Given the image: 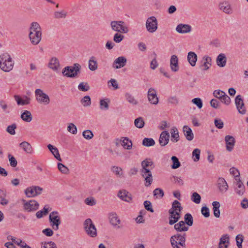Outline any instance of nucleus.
Wrapping results in <instances>:
<instances>
[{
    "label": "nucleus",
    "instance_id": "69168bd1",
    "mask_svg": "<svg viewBox=\"0 0 248 248\" xmlns=\"http://www.w3.org/2000/svg\"><path fill=\"white\" fill-rule=\"evenodd\" d=\"M8 158L9 161L10 162V165L13 167H15L16 166L17 162L14 156L12 155L11 154H9L8 155Z\"/></svg>",
    "mask_w": 248,
    "mask_h": 248
},
{
    "label": "nucleus",
    "instance_id": "e2e57ef3",
    "mask_svg": "<svg viewBox=\"0 0 248 248\" xmlns=\"http://www.w3.org/2000/svg\"><path fill=\"white\" fill-rule=\"evenodd\" d=\"M111 170L116 175H118L119 176H121L123 174L122 169L120 167L117 166H113L111 169Z\"/></svg>",
    "mask_w": 248,
    "mask_h": 248
},
{
    "label": "nucleus",
    "instance_id": "6e6552de",
    "mask_svg": "<svg viewBox=\"0 0 248 248\" xmlns=\"http://www.w3.org/2000/svg\"><path fill=\"white\" fill-rule=\"evenodd\" d=\"M43 189L39 186H33L27 187L25 190V193L27 197H34L40 195Z\"/></svg>",
    "mask_w": 248,
    "mask_h": 248
},
{
    "label": "nucleus",
    "instance_id": "a19ab883",
    "mask_svg": "<svg viewBox=\"0 0 248 248\" xmlns=\"http://www.w3.org/2000/svg\"><path fill=\"white\" fill-rule=\"evenodd\" d=\"M203 60L204 61V62L202 66H204V70H207L211 65L212 59L210 57L204 56L203 57Z\"/></svg>",
    "mask_w": 248,
    "mask_h": 248
},
{
    "label": "nucleus",
    "instance_id": "2f4dec72",
    "mask_svg": "<svg viewBox=\"0 0 248 248\" xmlns=\"http://www.w3.org/2000/svg\"><path fill=\"white\" fill-rule=\"evenodd\" d=\"M48 66L55 71L58 70L60 66L59 60L55 57L52 58L48 63Z\"/></svg>",
    "mask_w": 248,
    "mask_h": 248
},
{
    "label": "nucleus",
    "instance_id": "bf43d9fd",
    "mask_svg": "<svg viewBox=\"0 0 248 248\" xmlns=\"http://www.w3.org/2000/svg\"><path fill=\"white\" fill-rule=\"evenodd\" d=\"M67 130L73 134L77 133V128L76 126L73 123H70L67 126Z\"/></svg>",
    "mask_w": 248,
    "mask_h": 248
},
{
    "label": "nucleus",
    "instance_id": "4be33fe9",
    "mask_svg": "<svg viewBox=\"0 0 248 248\" xmlns=\"http://www.w3.org/2000/svg\"><path fill=\"white\" fill-rule=\"evenodd\" d=\"M170 66L171 70L173 72H176L179 70L178 59L176 55L171 56L170 60Z\"/></svg>",
    "mask_w": 248,
    "mask_h": 248
},
{
    "label": "nucleus",
    "instance_id": "9d476101",
    "mask_svg": "<svg viewBox=\"0 0 248 248\" xmlns=\"http://www.w3.org/2000/svg\"><path fill=\"white\" fill-rule=\"evenodd\" d=\"M24 209L27 212H33L37 210L39 207L38 202L35 200H30L26 202L23 200Z\"/></svg>",
    "mask_w": 248,
    "mask_h": 248
},
{
    "label": "nucleus",
    "instance_id": "c03bdc74",
    "mask_svg": "<svg viewBox=\"0 0 248 248\" xmlns=\"http://www.w3.org/2000/svg\"><path fill=\"white\" fill-rule=\"evenodd\" d=\"M142 144L146 147H150L155 145V141L152 138H145L143 140Z\"/></svg>",
    "mask_w": 248,
    "mask_h": 248
},
{
    "label": "nucleus",
    "instance_id": "6ab92c4d",
    "mask_svg": "<svg viewBox=\"0 0 248 248\" xmlns=\"http://www.w3.org/2000/svg\"><path fill=\"white\" fill-rule=\"evenodd\" d=\"M217 185L220 192L223 193L228 189V185L224 178L219 177L217 181Z\"/></svg>",
    "mask_w": 248,
    "mask_h": 248
},
{
    "label": "nucleus",
    "instance_id": "ddd939ff",
    "mask_svg": "<svg viewBox=\"0 0 248 248\" xmlns=\"http://www.w3.org/2000/svg\"><path fill=\"white\" fill-rule=\"evenodd\" d=\"M235 103L238 112L242 114H245L246 112V109L244 106V103L241 95H238L236 96Z\"/></svg>",
    "mask_w": 248,
    "mask_h": 248
},
{
    "label": "nucleus",
    "instance_id": "412c9836",
    "mask_svg": "<svg viewBox=\"0 0 248 248\" xmlns=\"http://www.w3.org/2000/svg\"><path fill=\"white\" fill-rule=\"evenodd\" d=\"M170 139V134L167 131H164L161 132L159 139V142L161 146L166 145Z\"/></svg>",
    "mask_w": 248,
    "mask_h": 248
},
{
    "label": "nucleus",
    "instance_id": "7c9ffc66",
    "mask_svg": "<svg viewBox=\"0 0 248 248\" xmlns=\"http://www.w3.org/2000/svg\"><path fill=\"white\" fill-rule=\"evenodd\" d=\"M19 146L27 154H31L33 152V148L31 145L27 141L22 142Z\"/></svg>",
    "mask_w": 248,
    "mask_h": 248
},
{
    "label": "nucleus",
    "instance_id": "a211bd4d",
    "mask_svg": "<svg viewBox=\"0 0 248 248\" xmlns=\"http://www.w3.org/2000/svg\"><path fill=\"white\" fill-rule=\"evenodd\" d=\"M118 196L122 200L130 202L132 201V195L127 190L125 189L120 190L118 193Z\"/></svg>",
    "mask_w": 248,
    "mask_h": 248
},
{
    "label": "nucleus",
    "instance_id": "bb28decb",
    "mask_svg": "<svg viewBox=\"0 0 248 248\" xmlns=\"http://www.w3.org/2000/svg\"><path fill=\"white\" fill-rule=\"evenodd\" d=\"M219 8L220 10L227 14H231L232 12L230 4L227 1L220 3Z\"/></svg>",
    "mask_w": 248,
    "mask_h": 248
},
{
    "label": "nucleus",
    "instance_id": "aec40b11",
    "mask_svg": "<svg viewBox=\"0 0 248 248\" xmlns=\"http://www.w3.org/2000/svg\"><path fill=\"white\" fill-rule=\"evenodd\" d=\"M14 97L18 105L24 106L30 103L31 98L26 95L21 97L18 95H15Z\"/></svg>",
    "mask_w": 248,
    "mask_h": 248
},
{
    "label": "nucleus",
    "instance_id": "72a5a7b5",
    "mask_svg": "<svg viewBox=\"0 0 248 248\" xmlns=\"http://www.w3.org/2000/svg\"><path fill=\"white\" fill-rule=\"evenodd\" d=\"M185 222L184 221H181L174 225V229L177 232H186L188 230V227L186 226Z\"/></svg>",
    "mask_w": 248,
    "mask_h": 248
},
{
    "label": "nucleus",
    "instance_id": "864d4df0",
    "mask_svg": "<svg viewBox=\"0 0 248 248\" xmlns=\"http://www.w3.org/2000/svg\"><path fill=\"white\" fill-rule=\"evenodd\" d=\"M58 168L62 173L68 174L69 173V170L68 168L61 163H58Z\"/></svg>",
    "mask_w": 248,
    "mask_h": 248
},
{
    "label": "nucleus",
    "instance_id": "f257e3e1",
    "mask_svg": "<svg viewBox=\"0 0 248 248\" xmlns=\"http://www.w3.org/2000/svg\"><path fill=\"white\" fill-rule=\"evenodd\" d=\"M142 170L141 171L142 176L145 178L146 186H149L153 182V176L152 172L148 167L153 169L155 167L154 162L151 158H146L141 162V163Z\"/></svg>",
    "mask_w": 248,
    "mask_h": 248
},
{
    "label": "nucleus",
    "instance_id": "9b49d317",
    "mask_svg": "<svg viewBox=\"0 0 248 248\" xmlns=\"http://www.w3.org/2000/svg\"><path fill=\"white\" fill-rule=\"evenodd\" d=\"M186 233H184L183 235L177 234L172 236L170 239L171 244L173 243L174 244H179L181 246H184L186 245Z\"/></svg>",
    "mask_w": 248,
    "mask_h": 248
},
{
    "label": "nucleus",
    "instance_id": "e433bc0d",
    "mask_svg": "<svg viewBox=\"0 0 248 248\" xmlns=\"http://www.w3.org/2000/svg\"><path fill=\"white\" fill-rule=\"evenodd\" d=\"M49 208V206L48 205H45L42 210H40L36 212V217L38 218H41L43 216H46L48 213V212L51 210V208L50 209Z\"/></svg>",
    "mask_w": 248,
    "mask_h": 248
},
{
    "label": "nucleus",
    "instance_id": "37998d69",
    "mask_svg": "<svg viewBox=\"0 0 248 248\" xmlns=\"http://www.w3.org/2000/svg\"><path fill=\"white\" fill-rule=\"evenodd\" d=\"M67 13L64 10L61 11H56L54 13V18L57 19L65 18L67 16Z\"/></svg>",
    "mask_w": 248,
    "mask_h": 248
},
{
    "label": "nucleus",
    "instance_id": "473e14b6",
    "mask_svg": "<svg viewBox=\"0 0 248 248\" xmlns=\"http://www.w3.org/2000/svg\"><path fill=\"white\" fill-rule=\"evenodd\" d=\"M47 148L51 153L53 155L54 157L59 161H62V158L61 157L59 152L57 148L54 146L53 145L49 144L47 145Z\"/></svg>",
    "mask_w": 248,
    "mask_h": 248
},
{
    "label": "nucleus",
    "instance_id": "f8f14e48",
    "mask_svg": "<svg viewBox=\"0 0 248 248\" xmlns=\"http://www.w3.org/2000/svg\"><path fill=\"white\" fill-rule=\"evenodd\" d=\"M147 97L149 102L153 105H157L158 103V98L157 96L156 91L152 88L149 89Z\"/></svg>",
    "mask_w": 248,
    "mask_h": 248
},
{
    "label": "nucleus",
    "instance_id": "423d86ee",
    "mask_svg": "<svg viewBox=\"0 0 248 248\" xmlns=\"http://www.w3.org/2000/svg\"><path fill=\"white\" fill-rule=\"evenodd\" d=\"M49 221L52 228L57 231L61 223V217L57 211L52 212L49 216Z\"/></svg>",
    "mask_w": 248,
    "mask_h": 248
},
{
    "label": "nucleus",
    "instance_id": "20e7f679",
    "mask_svg": "<svg viewBox=\"0 0 248 248\" xmlns=\"http://www.w3.org/2000/svg\"><path fill=\"white\" fill-rule=\"evenodd\" d=\"M110 26L113 31L121 33H126L129 31L125 23L123 21H112Z\"/></svg>",
    "mask_w": 248,
    "mask_h": 248
},
{
    "label": "nucleus",
    "instance_id": "5fc2aeb1",
    "mask_svg": "<svg viewBox=\"0 0 248 248\" xmlns=\"http://www.w3.org/2000/svg\"><path fill=\"white\" fill-rule=\"evenodd\" d=\"M153 194L157 198H161L164 196L163 190L160 188H155L153 191Z\"/></svg>",
    "mask_w": 248,
    "mask_h": 248
},
{
    "label": "nucleus",
    "instance_id": "de8ad7c7",
    "mask_svg": "<svg viewBox=\"0 0 248 248\" xmlns=\"http://www.w3.org/2000/svg\"><path fill=\"white\" fill-rule=\"evenodd\" d=\"M110 100L108 98L101 99L100 101V108L101 109H108L109 108L108 103H109Z\"/></svg>",
    "mask_w": 248,
    "mask_h": 248
},
{
    "label": "nucleus",
    "instance_id": "3c124183",
    "mask_svg": "<svg viewBox=\"0 0 248 248\" xmlns=\"http://www.w3.org/2000/svg\"><path fill=\"white\" fill-rule=\"evenodd\" d=\"M191 200L196 204H199L201 201V197L197 192H194L191 196Z\"/></svg>",
    "mask_w": 248,
    "mask_h": 248
},
{
    "label": "nucleus",
    "instance_id": "338daca9",
    "mask_svg": "<svg viewBox=\"0 0 248 248\" xmlns=\"http://www.w3.org/2000/svg\"><path fill=\"white\" fill-rule=\"evenodd\" d=\"M167 101L169 103L174 105H177L179 103V99L176 96L169 97Z\"/></svg>",
    "mask_w": 248,
    "mask_h": 248
},
{
    "label": "nucleus",
    "instance_id": "13d9d810",
    "mask_svg": "<svg viewBox=\"0 0 248 248\" xmlns=\"http://www.w3.org/2000/svg\"><path fill=\"white\" fill-rule=\"evenodd\" d=\"M83 137L87 140H91L93 137V134L90 130H86L82 133Z\"/></svg>",
    "mask_w": 248,
    "mask_h": 248
},
{
    "label": "nucleus",
    "instance_id": "7ed1b4c3",
    "mask_svg": "<svg viewBox=\"0 0 248 248\" xmlns=\"http://www.w3.org/2000/svg\"><path fill=\"white\" fill-rule=\"evenodd\" d=\"M81 68L79 64L76 63L73 66L65 67L62 70V74L68 78H75L80 73Z\"/></svg>",
    "mask_w": 248,
    "mask_h": 248
},
{
    "label": "nucleus",
    "instance_id": "79ce46f5",
    "mask_svg": "<svg viewBox=\"0 0 248 248\" xmlns=\"http://www.w3.org/2000/svg\"><path fill=\"white\" fill-rule=\"evenodd\" d=\"M89 68L91 71H95L97 69V63L94 56L91 57L89 61Z\"/></svg>",
    "mask_w": 248,
    "mask_h": 248
},
{
    "label": "nucleus",
    "instance_id": "4c0bfd02",
    "mask_svg": "<svg viewBox=\"0 0 248 248\" xmlns=\"http://www.w3.org/2000/svg\"><path fill=\"white\" fill-rule=\"evenodd\" d=\"M183 209V207L181 205V203L179 202L177 200H175L172 204V207L169 210L173 213L175 211H178L181 213V210Z\"/></svg>",
    "mask_w": 248,
    "mask_h": 248
},
{
    "label": "nucleus",
    "instance_id": "4468645a",
    "mask_svg": "<svg viewBox=\"0 0 248 248\" xmlns=\"http://www.w3.org/2000/svg\"><path fill=\"white\" fill-rule=\"evenodd\" d=\"M42 32L39 30L37 31H30L29 37L31 43L33 45H37L40 42L41 39Z\"/></svg>",
    "mask_w": 248,
    "mask_h": 248
},
{
    "label": "nucleus",
    "instance_id": "6e6d98bb",
    "mask_svg": "<svg viewBox=\"0 0 248 248\" xmlns=\"http://www.w3.org/2000/svg\"><path fill=\"white\" fill-rule=\"evenodd\" d=\"M81 103L84 107L90 106L91 104V98L89 95L85 96L81 100Z\"/></svg>",
    "mask_w": 248,
    "mask_h": 248
},
{
    "label": "nucleus",
    "instance_id": "603ef678",
    "mask_svg": "<svg viewBox=\"0 0 248 248\" xmlns=\"http://www.w3.org/2000/svg\"><path fill=\"white\" fill-rule=\"evenodd\" d=\"M79 90L82 92H86L90 90V86L87 82H81L78 85Z\"/></svg>",
    "mask_w": 248,
    "mask_h": 248
},
{
    "label": "nucleus",
    "instance_id": "58836bf2",
    "mask_svg": "<svg viewBox=\"0 0 248 248\" xmlns=\"http://www.w3.org/2000/svg\"><path fill=\"white\" fill-rule=\"evenodd\" d=\"M212 205L213 206V210L214 215L215 217L218 218L220 217L219 207L220 204L218 202L215 201L212 202Z\"/></svg>",
    "mask_w": 248,
    "mask_h": 248
},
{
    "label": "nucleus",
    "instance_id": "0eeeda50",
    "mask_svg": "<svg viewBox=\"0 0 248 248\" xmlns=\"http://www.w3.org/2000/svg\"><path fill=\"white\" fill-rule=\"evenodd\" d=\"M34 93L36 100L38 103L44 105H48L50 103L49 96L44 93L41 89H36Z\"/></svg>",
    "mask_w": 248,
    "mask_h": 248
},
{
    "label": "nucleus",
    "instance_id": "f03ea898",
    "mask_svg": "<svg viewBox=\"0 0 248 248\" xmlns=\"http://www.w3.org/2000/svg\"><path fill=\"white\" fill-rule=\"evenodd\" d=\"M14 62L10 55L7 53H3L0 55V68L6 72H8L13 68Z\"/></svg>",
    "mask_w": 248,
    "mask_h": 248
},
{
    "label": "nucleus",
    "instance_id": "c9c22d12",
    "mask_svg": "<svg viewBox=\"0 0 248 248\" xmlns=\"http://www.w3.org/2000/svg\"><path fill=\"white\" fill-rule=\"evenodd\" d=\"M171 140L173 142H177L179 140V132L176 127H173L170 129Z\"/></svg>",
    "mask_w": 248,
    "mask_h": 248
},
{
    "label": "nucleus",
    "instance_id": "1a4fd4ad",
    "mask_svg": "<svg viewBox=\"0 0 248 248\" xmlns=\"http://www.w3.org/2000/svg\"><path fill=\"white\" fill-rule=\"evenodd\" d=\"M146 28L148 32L153 33L157 29V21L155 16H151L147 18L146 22Z\"/></svg>",
    "mask_w": 248,
    "mask_h": 248
},
{
    "label": "nucleus",
    "instance_id": "a18cd8bd",
    "mask_svg": "<svg viewBox=\"0 0 248 248\" xmlns=\"http://www.w3.org/2000/svg\"><path fill=\"white\" fill-rule=\"evenodd\" d=\"M184 222L188 226H191L193 223V218L190 213H186L184 217Z\"/></svg>",
    "mask_w": 248,
    "mask_h": 248
},
{
    "label": "nucleus",
    "instance_id": "393cba45",
    "mask_svg": "<svg viewBox=\"0 0 248 248\" xmlns=\"http://www.w3.org/2000/svg\"><path fill=\"white\" fill-rule=\"evenodd\" d=\"M227 57L225 54H219L217 59L216 63L218 66L220 67H224L225 66L227 62Z\"/></svg>",
    "mask_w": 248,
    "mask_h": 248
},
{
    "label": "nucleus",
    "instance_id": "a878e982",
    "mask_svg": "<svg viewBox=\"0 0 248 248\" xmlns=\"http://www.w3.org/2000/svg\"><path fill=\"white\" fill-rule=\"evenodd\" d=\"M236 186L234 190L239 196H242L245 191V186L241 180H239L237 183H235Z\"/></svg>",
    "mask_w": 248,
    "mask_h": 248
},
{
    "label": "nucleus",
    "instance_id": "49530a36",
    "mask_svg": "<svg viewBox=\"0 0 248 248\" xmlns=\"http://www.w3.org/2000/svg\"><path fill=\"white\" fill-rule=\"evenodd\" d=\"M135 126L138 128H142L144 127L145 123L142 117H139L134 121Z\"/></svg>",
    "mask_w": 248,
    "mask_h": 248
},
{
    "label": "nucleus",
    "instance_id": "09e8293b",
    "mask_svg": "<svg viewBox=\"0 0 248 248\" xmlns=\"http://www.w3.org/2000/svg\"><path fill=\"white\" fill-rule=\"evenodd\" d=\"M126 100L130 104L133 105H137L138 102L135 99L134 97L128 93L125 94Z\"/></svg>",
    "mask_w": 248,
    "mask_h": 248
},
{
    "label": "nucleus",
    "instance_id": "cd10ccee",
    "mask_svg": "<svg viewBox=\"0 0 248 248\" xmlns=\"http://www.w3.org/2000/svg\"><path fill=\"white\" fill-rule=\"evenodd\" d=\"M229 236L228 234L222 235L220 238L218 248H227L229 244Z\"/></svg>",
    "mask_w": 248,
    "mask_h": 248
},
{
    "label": "nucleus",
    "instance_id": "ea45409f",
    "mask_svg": "<svg viewBox=\"0 0 248 248\" xmlns=\"http://www.w3.org/2000/svg\"><path fill=\"white\" fill-rule=\"evenodd\" d=\"M21 118L24 121L30 122L32 119V117L31 112L26 110L21 114Z\"/></svg>",
    "mask_w": 248,
    "mask_h": 248
},
{
    "label": "nucleus",
    "instance_id": "2eb2a0df",
    "mask_svg": "<svg viewBox=\"0 0 248 248\" xmlns=\"http://www.w3.org/2000/svg\"><path fill=\"white\" fill-rule=\"evenodd\" d=\"M225 141L226 143V150L229 152H231L234 146L235 140L232 136L227 135L225 137Z\"/></svg>",
    "mask_w": 248,
    "mask_h": 248
},
{
    "label": "nucleus",
    "instance_id": "f704fd0d",
    "mask_svg": "<svg viewBox=\"0 0 248 248\" xmlns=\"http://www.w3.org/2000/svg\"><path fill=\"white\" fill-rule=\"evenodd\" d=\"M122 142V145L127 150H130L132 147V142L127 137H123L121 140Z\"/></svg>",
    "mask_w": 248,
    "mask_h": 248
},
{
    "label": "nucleus",
    "instance_id": "052dcab7",
    "mask_svg": "<svg viewBox=\"0 0 248 248\" xmlns=\"http://www.w3.org/2000/svg\"><path fill=\"white\" fill-rule=\"evenodd\" d=\"M191 102L199 108L201 109L203 106L202 101L200 98H195Z\"/></svg>",
    "mask_w": 248,
    "mask_h": 248
},
{
    "label": "nucleus",
    "instance_id": "8fccbe9b",
    "mask_svg": "<svg viewBox=\"0 0 248 248\" xmlns=\"http://www.w3.org/2000/svg\"><path fill=\"white\" fill-rule=\"evenodd\" d=\"M171 160L172 162V164L171 165V167L172 169H176L181 166V163L176 156H172L171 158Z\"/></svg>",
    "mask_w": 248,
    "mask_h": 248
},
{
    "label": "nucleus",
    "instance_id": "774afa93",
    "mask_svg": "<svg viewBox=\"0 0 248 248\" xmlns=\"http://www.w3.org/2000/svg\"><path fill=\"white\" fill-rule=\"evenodd\" d=\"M221 102L226 105H229L231 103L230 97L228 96L225 93V94L222 95L221 98L220 99Z\"/></svg>",
    "mask_w": 248,
    "mask_h": 248
},
{
    "label": "nucleus",
    "instance_id": "0e129e2a",
    "mask_svg": "<svg viewBox=\"0 0 248 248\" xmlns=\"http://www.w3.org/2000/svg\"><path fill=\"white\" fill-rule=\"evenodd\" d=\"M30 30V31H37L39 30L41 31V27L37 22H33L31 24Z\"/></svg>",
    "mask_w": 248,
    "mask_h": 248
},
{
    "label": "nucleus",
    "instance_id": "39448f33",
    "mask_svg": "<svg viewBox=\"0 0 248 248\" xmlns=\"http://www.w3.org/2000/svg\"><path fill=\"white\" fill-rule=\"evenodd\" d=\"M84 228L87 234L92 237H95L97 235V230L90 218L85 220L84 222Z\"/></svg>",
    "mask_w": 248,
    "mask_h": 248
},
{
    "label": "nucleus",
    "instance_id": "f3484780",
    "mask_svg": "<svg viewBox=\"0 0 248 248\" xmlns=\"http://www.w3.org/2000/svg\"><path fill=\"white\" fill-rule=\"evenodd\" d=\"M127 60L124 56H120L116 58L113 62L112 66L114 68L119 69L124 67L126 63Z\"/></svg>",
    "mask_w": 248,
    "mask_h": 248
},
{
    "label": "nucleus",
    "instance_id": "dca6fc26",
    "mask_svg": "<svg viewBox=\"0 0 248 248\" xmlns=\"http://www.w3.org/2000/svg\"><path fill=\"white\" fill-rule=\"evenodd\" d=\"M170 225H172L175 224L181 218V213L178 211H175L174 213L169 211Z\"/></svg>",
    "mask_w": 248,
    "mask_h": 248
},
{
    "label": "nucleus",
    "instance_id": "c85d7f7f",
    "mask_svg": "<svg viewBox=\"0 0 248 248\" xmlns=\"http://www.w3.org/2000/svg\"><path fill=\"white\" fill-rule=\"evenodd\" d=\"M183 130L186 140L189 141L192 140L194 138V134L191 129L187 125H184Z\"/></svg>",
    "mask_w": 248,
    "mask_h": 248
},
{
    "label": "nucleus",
    "instance_id": "b1692460",
    "mask_svg": "<svg viewBox=\"0 0 248 248\" xmlns=\"http://www.w3.org/2000/svg\"><path fill=\"white\" fill-rule=\"evenodd\" d=\"M191 30V27L188 24H180L176 28V31L182 34L189 32Z\"/></svg>",
    "mask_w": 248,
    "mask_h": 248
},
{
    "label": "nucleus",
    "instance_id": "5701e85b",
    "mask_svg": "<svg viewBox=\"0 0 248 248\" xmlns=\"http://www.w3.org/2000/svg\"><path fill=\"white\" fill-rule=\"evenodd\" d=\"M109 222L114 227H117V228H120V226L118 225L121 222L120 220L118 218L117 214L115 213H111L109 214L108 217Z\"/></svg>",
    "mask_w": 248,
    "mask_h": 248
},
{
    "label": "nucleus",
    "instance_id": "4d7b16f0",
    "mask_svg": "<svg viewBox=\"0 0 248 248\" xmlns=\"http://www.w3.org/2000/svg\"><path fill=\"white\" fill-rule=\"evenodd\" d=\"M236 245L238 248H242V243L243 242L244 236L242 234H238L235 238Z\"/></svg>",
    "mask_w": 248,
    "mask_h": 248
},
{
    "label": "nucleus",
    "instance_id": "680f3d73",
    "mask_svg": "<svg viewBox=\"0 0 248 248\" xmlns=\"http://www.w3.org/2000/svg\"><path fill=\"white\" fill-rule=\"evenodd\" d=\"M16 128V124H13L7 126L6 131L11 135H15L16 133L15 129Z\"/></svg>",
    "mask_w": 248,
    "mask_h": 248
},
{
    "label": "nucleus",
    "instance_id": "c756f323",
    "mask_svg": "<svg viewBox=\"0 0 248 248\" xmlns=\"http://www.w3.org/2000/svg\"><path fill=\"white\" fill-rule=\"evenodd\" d=\"M197 58V55L195 52L190 51L188 53L187 56V61L192 66H195Z\"/></svg>",
    "mask_w": 248,
    "mask_h": 248
}]
</instances>
